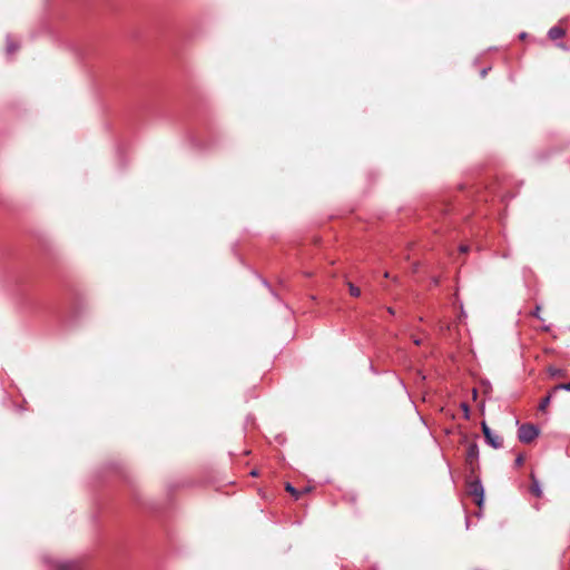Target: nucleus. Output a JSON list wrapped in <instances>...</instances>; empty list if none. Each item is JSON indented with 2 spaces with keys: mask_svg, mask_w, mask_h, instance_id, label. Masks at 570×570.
Wrapping results in <instances>:
<instances>
[{
  "mask_svg": "<svg viewBox=\"0 0 570 570\" xmlns=\"http://www.w3.org/2000/svg\"><path fill=\"white\" fill-rule=\"evenodd\" d=\"M539 311H540V307H539V306H537V308H535V315H538Z\"/></svg>",
  "mask_w": 570,
  "mask_h": 570,
  "instance_id": "obj_17",
  "label": "nucleus"
},
{
  "mask_svg": "<svg viewBox=\"0 0 570 570\" xmlns=\"http://www.w3.org/2000/svg\"><path fill=\"white\" fill-rule=\"evenodd\" d=\"M539 434V430L532 424H523L519 429V439L521 442L529 443Z\"/></svg>",
  "mask_w": 570,
  "mask_h": 570,
  "instance_id": "obj_1",
  "label": "nucleus"
},
{
  "mask_svg": "<svg viewBox=\"0 0 570 570\" xmlns=\"http://www.w3.org/2000/svg\"><path fill=\"white\" fill-rule=\"evenodd\" d=\"M482 431H483V434L488 441V443L493 446L494 449H498L502 445V440L500 436L498 435H494L492 433V431L490 430V428L483 422L482 423Z\"/></svg>",
  "mask_w": 570,
  "mask_h": 570,
  "instance_id": "obj_2",
  "label": "nucleus"
},
{
  "mask_svg": "<svg viewBox=\"0 0 570 570\" xmlns=\"http://www.w3.org/2000/svg\"><path fill=\"white\" fill-rule=\"evenodd\" d=\"M350 294L354 297H358L361 295V289L355 286L353 283H347Z\"/></svg>",
  "mask_w": 570,
  "mask_h": 570,
  "instance_id": "obj_7",
  "label": "nucleus"
},
{
  "mask_svg": "<svg viewBox=\"0 0 570 570\" xmlns=\"http://www.w3.org/2000/svg\"><path fill=\"white\" fill-rule=\"evenodd\" d=\"M533 492L537 494V495H540V489L538 487H534L533 488Z\"/></svg>",
  "mask_w": 570,
  "mask_h": 570,
  "instance_id": "obj_14",
  "label": "nucleus"
},
{
  "mask_svg": "<svg viewBox=\"0 0 570 570\" xmlns=\"http://www.w3.org/2000/svg\"><path fill=\"white\" fill-rule=\"evenodd\" d=\"M550 401H551V395H548L547 397H544L540 405H539V410L541 411H546V409L548 407V405L550 404Z\"/></svg>",
  "mask_w": 570,
  "mask_h": 570,
  "instance_id": "obj_8",
  "label": "nucleus"
},
{
  "mask_svg": "<svg viewBox=\"0 0 570 570\" xmlns=\"http://www.w3.org/2000/svg\"><path fill=\"white\" fill-rule=\"evenodd\" d=\"M551 374L552 375H560L561 371H559V370H551Z\"/></svg>",
  "mask_w": 570,
  "mask_h": 570,
  "instance_id": "obj_12",
  "label": "nucleus"
},
{
  "mask_svg": "<svg viewBox=\"0 0 570 570\" xmlns=\"http://www.w3.org/2000/svg\"><path fill=\"white\" fill-rule=\"evenodd\" d=\"M413 342H414V344H416V345H420V344L422 343V341H421L420 338H416V337H415V338H413Z\"/></svg>",
  "mask_w": 570,
  "mask_h": 570,
  "instance_id": "obj_13",
  "label": "nucleus"
},
{
  "mask_svg": "<svg viewBox=\"0 0 570 570\" xmlns=\"http://www.w3.org/2000/svg\"><path fill=\"white\" fill-rule=\"evenodd\" d=\"M564 35V30L560 27H553L549 30V37L552 40L559 39Z\"/></svg>",
  "mask_w": 570,
  "mask_h": 570,
  "instance_id": "obj_5",
  "label": "nucleus"
},
{
  "mask_svg": "<svg viewBox=\"0 0 570 570\" xmlns=\"http://www.w3.org/2000/svg\"><path fill=\"white\" fill-rule=\"evenodd\" d=\"M479 450L476 444H470L466 453V460L472 464L478 459Z\"/></svg>",
  "mask_w": 570,
  "mask_h": 570,
  "instance_id": "obj_3",
  "label": "nucleus"
},
{
  "mask_svg": "<svg viewBox=\"0 0 570 570\" xmlns=\"http://www.w3.org/2000/svg\"><path fill=\"white\" fill-rule=\"evenodd\" d=\"M460 250H461L462 253L468 252V246H461V247H460Z\"/></svg>",
  "mask_w": 570,
  "mask_h": 570,
  "instance_id": "obj_15",
  "label": "nucleus"
},
{
  "mask_svg": "<svg viewBox=\"0 0 570 570\" xmlns=\"http://www.w3.org/2000/svg\"><path fill=\"white\" fill-rule=\"evenodd\" d=\"M7 50L8 52H13L16 50V47L11 42H8Z\"/></svg>",
  "mask_w": 570,
  "mask_h": 570,
  "instance_id": "obj_11",
  "label": "nucleus"
},
{
  "mask_svg": "<svg viewBox=\"0 0 570 570\" xmlns=\"http://www.w3.org/2000/svg\"><path fill=\"white\" fill-rule=\"evenodd\" d=\"M471 493L475 497L478 504H481L483 498V489L480 483H473L471 485Z\"/></svg>",
  "mask_w": 570,
  "mask_h": 570,
  "instance_id": "obj_4",
  "label": "nucleus"
},
{
  "mask_svg": "<svg viewBox=\"0 0 570 570\" xmlns=\"http://www.w3.org/2000/svg\"><path fill=\"white\" fill-rule=\"evenodd\" d=\"M286 491L289 492L292 495L298 498V492L297 490L289 483L286 484L285 487Z\"/></svg>",
  "mask_w": 570,
  "mask_h": 570,
  "instance_id": "obj_9",
  "label": "nucleus"
},
{
  "mask_svg": "<svg viewBox=\"0 0 570 570\" xmlns=\"http://www.w3.org/2000/svg\"><path fill=\"white\" fill-rule=\"evenodd\" d=\"M58 570H79V568L73 562H65L58 566Z\"/></svg>",
  "mask_w": 570,
  "mask_h": 570,
  "instance_id": "obj_6",
  "label": "nucleus"
},
{
  "mask_svg": "<svg viewBox=\"0 0 570 570\" xmlns=\"http://www.w3.org/2000/svg\"><path fill=\"white\" fill-rule=\"evenodd\" d=\"M553 390L554 391H557V390L570 391V382L569 383L559 384Z\"/></svg>",
  "mask_w": 570,
  "mask_h": 570,
  "instance_id": "obj_10",
  "label": "nucleus"
},
{
  "mask_svg": "<svg viewBox=\"0 0 570 570\" xmlns=\"http://www.w3.org/2000/svg\"><path fill=\"white\" fill-rule=\"evenodd\" d=\"M522 462H523V459L522 458H518L517 463L521 464Z\"/></svg>",
  "mask_w": 570,
  "mask_h": 570,
  "instance_id": "obj_16",
  "label": "nucleus"
}]
</instances>
